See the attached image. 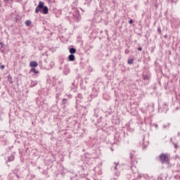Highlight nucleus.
Masks as SVG:
<instances>
[{
	"label": "nucleus",
	"mask_w": 180,
	"mask_h": 180,
	"mask_svg": "<svg viewBox=\"0 0 180 180\" xmlns=\"http://www.w3.org/2000/svg\"><path fill=\"white\" fill-rule=\"evenodd\" d=\"M160 158L162 162H168V155L162 154V155H160Z\"/></svg>",
	"instance_id": "2"
},
{
	"label": "nucleus",
	"mask_w": 180,
	"mask_h": 180,
	"mask_svg": "<svg viewBox=\"0 0 180 180\" xmlns=\"http://www.w3.org/2000/svg\"><path fill=\"white\" fill-rule=\"evenodd\" d=\"M25 25L26 26H30V25H32V22L30 20H26Z\"/></svg>",
	"instance_id": "7"
},
{
	"label": "nucleus",
	"mask_w": 180,
	"mask_h": 180,
	"mask_svg": "<svg viewBox=\"0 0 180 180\" xmlns=\"http://www.w3.org/2000/svg\"><path fill=\"white\" fill-rule=\"evenodd\" d=\"M158 31H159V32H161V29H160V28H158Z\"/></svg>",
	"instance_id": "13"
},
{
	"label": "nucleus",
	"mask_w": 180,
	"mask_h": 180,
	"mask_svg": "<svg viewBox=\"0 0 180 180\" xmlns=\"http://www.w3.org/2000/svg\"><path fill=\"white\" fill-rule=\"evenodd\" d=\"M132 63H133V60H128V64H132Z\"/></svg>",
	"instance_id": "10"
},
{
	"label": "nucleus",
	"mask_w": 180,
	"mask_h": 180,
	"mask_svg": "<svg viewBox=\"0 0 180 180\" xmlns=\"http://www.w3.org/2000/svg\"><path fill=\"white\" fill-rule=\"evenodd\" d=\"M31 71H33V72H34V74H39V71H37L35 68L31 69Z\"/></svg>",
	"instance_id": "8"
},
{
	"label": "nucleus",
	"mask_w": 180,
	"mask_h": 180,
	"mask_svg": "<svg viewBox=\"0 0 180 180\" xmlns=\"http://www.w3.org/2000/svg\"><path fill=\"white\" fill-rule=\"evenodd\" d=\"M69 60L70 61H75V56L71 54L69 56Z\"/></svg>",
	"instance_id": "4"
},
{
	"label": "nucleus",
	"mask_w": 180,
	"mask_h": 180,
	"mask_svg": "<svg viewBox=\"0 0 180 180\" xmlns=\"http://www.w3.org/2000/svg\"><path fill=\"white\" fill-rule=\"evenodd\" d=\"M138 50H139V51H141L143 50V49H142L141 47H139V48L138 49Z\"/></svg>",
	"instance_id": "12"
},
{
	"label": "nucleus",
	"mask_w": 180,
	"mask_h": 180,
	"mask_svg": "<svg viewBox=\"0 0 180 180\" xmlns=\"http://www.w3.org/2000/svg\"><path fill=\"white\" fill-rule=\"evenodd\" d=\"M30 67H37L39 64L36 61H32L30 63Z\"/></svg>",
	"instance_id": "3"
},
{
	"label": "nucleus",
	"mask_w": 180,
	"mask_h": 180,
	"mask_svg": "<svg viewBox=\"0 0 180 180\" xmlns=\"http://www.w3.org/2000/svg\"><path fill=\"white\" fill-rule=\"evenodd\" d=\"M129 23L130 25H132V23H133V20H130L129 21Z\"/></svg>",
	"instance_id": "11"
},
{
	"label": "nucleus",
	"mask_w": 180,
	"mask_h": 180,
	"mask_svg": "<svg viewBox=\"0 0 180 180\" xmlns=\"http://www.w3.org/2000/svg\"><path fill=\"white\" fill-rule=\"evenodd\" d=\"M0 68H1V70H4V68H5V65H1V63H0Z\"/></svg>",
	"instance_id": "9"
},
{
	"label": "nucleus",
	"mask_w": 180,
	"mask_h": 180,
	"mask_svg": "<svg viewBox=\"0 0 180 180\" xmlns=\"http://www.w3.org/2000/svg\"><path fill=\"white\" fill-rule=\"evenodd\" d=\"M8 81L10 82V84H12V76H11V75H8Z\"/></svg>",
	"instance_id": "6"
},
{
	"label": "nucleus",
	"mask_w": 180,
	"mask_h": 180,
	"mask_svg": "<svg viewBox=\"0 0 180 180\" xmlns=\"http://www.w3.org/2000/svg\"><path fill=\"white\" fill-rule=\"evenodd\" d=\"M41 9H43L42 12L44 13V15H47V13H49V8H47V6H44V2L39 1L38 6L36 8L35 13L41 12Z\"/></svg>",
	"instance_id": "1"
},
{
	"label": "nucleus",
	"mask_w": 180,
	"mask_h": 180,
	"mask_svg": "<svg viewBox=\"0 0 180 180\" xmlns=\"http://www.w3.org/2000/svg\"><path fill=\"white\" fill-rule=\"evenodd\" d=\"M76 52H77V50L74 48H72V49H70V53L71 54H75Z\"/></svg>",
	"instance_id": "5"
}]
</instances>
